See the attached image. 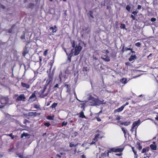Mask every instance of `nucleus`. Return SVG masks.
<instances>
[{"instance_id":"f257e3e1","label":"nucleus","mask_w":158,"mask_h":158,"mask_svg":"<svg viewBox=\"0 0 158 158\" xmlns=\"http://www.w3.org/2000/svg\"><path fill=\"white\" fill-rule=\"evenodd\" d=\"M82 47L81 46L80 43H79L78 45L76 46V47L72 49L70 52H73V54L74 56L78 55L81 51Z\"/></svg>"},{"instance_id":"f03ea898","label":"nucleus","mask_w":158,"mask_h":158,"mask_svg":"<svg viewBox=\"0 0 158 158\" xmlns=\"http://www.w3.org/2000/svg\"><path fill=\"white\" fill-rule=\"evenodd\" d=\"M90 30L89 26H85L82 29L81 34L82 36L88 37L90 34Z\"/></svg>"},{"instance_id":"7ed1b4c3","label":"nucleus","mask_w":158,"mask_h":158,"mask_svg":"<svg viewBox=\"0 0 158 158\" xmlns=\"http://www.w3.org/2000/svg\"><path fill=\"white\" fill-rule=\"evenodd\" d=\"M123 150V148H118L117 147H115L110 148L109 150H107V151L110 152H122Z\"/></svg>"},{"instance_id":"20e7f679","label":"nucleus","mask_w":158,"mask_h":158,"mask_svg":"<svg viewBox=\"0 0 158 158\" xmlns=\"http://www.w3.org/2000/svg\"><path fill=\"white\" fill-rule=\"evenodd\" d=\"M104 100L102 101L100 100L98 98H95L94 102L93 104H90V105L99 106L100 104H106V102H104Z\"/></svg>"},{"instance_id":"39448f33","label":"nucleus","mask_w":158,"mask_h":158,"mask_svg":"<svg viewBox=\"0 0 158 158\" xmlns=\"http://www.w3.org/2000/svg\"><path fill=\"white\" fill-rule=\"evenodd\" d=\"M46 88L47 86L45 85L44 87L41 90H40L39 93V94L40 95V96L42 98H44L47 96L48 94V93L45 94H43V93L45 91Z\"/></svg>"},{"instance_id":"423d86ee","label":"nucleus","mask_w":158,"mask_h":158,"mask_svg":"<svg viewBox=\"0 0 158 158\" xmlns=\"http://www.w3.org/2000/svg\"><path fill=\"white\" fill-rule=\"evenodd\" d=\"M9 101L7 97H1L0 98V102L2 104L4 105L7 103Z\"/></svg>"},{"instance_id":"0eeeda50","label":"nucleus","mask_w":158,"mask_h":158,"mask_svg":"<svg viewBox=\"0 0 158 158\" xmlns=\"http://www.w3.org/2000/svg\"><path fill=\"white\" fill-rule=\"evenodd\" d=\"M36 91H35L32 93L30 97L29 101L31 102H33L36 100V97L35 95Z\"/></svg>"},{"instance_id":"6e6552de","label":"nucleus","mask_w":158,"mask_h":158,"mask_svg":"<svg viewBox=\"0 0 158 158\" xmlns=\"http://www.w3.org/2000/svg\"><path fill=\"white\" fill-rule=\"evenodd\" d=\"M25 97L24 94H22L20 95L17 98L16 101L19 102L21 101H25Z\"/></svg>"},{"instance_id":"1a4fd4ad","label":"nucleus","mask_w":158,"mask_h":158,"mask_svg":"<svg viewBox=\"0 0 158 158\" xmlns=\"http://www.w3.org/2000/svg\"><path fill=\"white\" fill-rule=\"evenodd\" d=\"M102 58L106 61L109 62L110 60V57L106 54L102 57Z\"/></svg>"},{"instance_id":"9d476101","label":"nucleus","mask_w":158,"mask_h":158,"mask_svg":"<svg viewBox=\"0 0 158 158\" xmlns=\"http://www.w3.org/2000/svg\"><path fill=\"white\" fill-rule=\"evenodd\" d=\"M21 85L24 88L28 89H29L30 87V85L27 83H24L23 82L21 83Z\"/></svg>"},{"instance_id":"9b49d317","label":"nucleus","mask_w":158,"mask_h":158,"mask_svg":"<svg viewBox=\"0 0 158 158\" xmlns=\"http://www.w3.org/2000/svg\"><path fill=\"white\" fill-rule=\"evenodd\" d=\"M140 124V121L139 119L137 121L134 122L132 124L133 127H135L136 126H138Z\"/></svg>"},{"instance_id":"f8f14e48","label":"nucleus","mask_w":158,"mask_h":158,"mask_svg":"<svg viewBox=\"0 0 158 158\" xmlns=\"http://www.w3.org/2000/svg\"><path fill=\"white\" fill-rule=\"evenodd\" d=\"M65 75L63 74L62 72V71H60V73L59 75V77L60 79V82H61L62 78L63 77L65 78Z\"/></svg>"},{"instance_id":"ddd939ff","label":"nucleus","mask_w":158,"mask_h":158,"mask_svg":"<svg viewBox=\"0 0 158 158\" xmlns=\"http://www.w3.org/2000/svg\"><path fill=\"white\" fill-rule=\"evenodd\" d=\"M50 30H52V32L53 33H55L56 32L57 29V27L56 25L54 26L53 27H51L50 28Z\"/></svg>"},{"instance_id":"4468645a","label":"nucleus","mask_w":158,"mask_h":158,"mask_svg":"<svg viewBox=\"0 0 158 158\" xmlns=\"http://www.w3.org/2000/svg\"><path fill=\"white\" fill-rule=\"evenodd\" d=\"M68 56V60L69 61V62H71V57L72 56H73L74 55L73 54V52H69V54Z\"/></svg>"},{"instance_id":"2eb2a0df","label":"nucleus","mask_w":158,"mask_h":158,"mask_svg":"<svg viewBox=\"0 0 158 158\" xmlns=\"http://www.w3.org/2000/svg\"><path fill=\"white\" fill-rule=\"evenodd\" d=\"M27 48L25 47V48L23 49V56H25L26 54L28 53Z\"/></svg>"},{"instance_id":"dca6fc26","label":"nucleus","mask_w":158,"mask_h":158,"mask_svg":"<svg viewBox=\"0 0 158 158\" xmlns=\"http://www.w3.org/2000/svg\"><path fill=\"white\" fill-rule=\"evenodd\" d=\"M95 99V98H94L93 97L91 96H89L88 99V101L89 102H91L90 101H92L93 102L92 104H93L94 102Z\"/></svg>"},{"instance_id":"f3484780","label":"nucleus","mask_w":158,"mask_h":158,"mask_svg":"<svg viewBox=\"0 0 158 158\" xmlns=\"http://www.w3.org/2000/svg\"><path fill=\"white\" fill-rule=\"evenodd\" d=\"M136 58L135 55L131 56V57L129 58L128 60L130 61H131Z\"/></svg>"},{"instance_id":"a211bd4d","label":"nucleus","mask_w":158,"mask_h":158,"mask_svg":"<svg viewBox=\"0 0 158 158\" xmlns=\"http://www.w3.org/2000/svg\"><path fill=\"white\" fill-rule=\"evenodd\" d=\"M120 82L122 84H126L127 82V79L125 78H123L120 80Z\"/></svg>"},{"instance_id":"6ab92c4d","label":"nucleus","mask_w":158,"mask_h":158,"mask_svg":"<svg viewBox=\"0 0 158 158\" xmlns=\"http://www.w3.org/2000/svg\"><path fill=\"white\" fill-rule=\"evenodd\" d=\"M150 148L153 150H156V146L152 144L150 146Z\"/></svg>"},{"instance_id":"aec40b11","label":"nucleus","mask_w":158,"mask_h":158,"mask_svg":"<svg viewBox=\"0 0 158 158\" xmlns=\"http://www.w3.org/2000/svg\"><path fill=\"white\" fill-rule=\"evenodd\" d=\"M123 106H121L120 107L118 108L116 110V111L117 112H119L122 111L124 109Z\"/></svg>"},{"instance_id":"412c9836","label":"nucleus","mask_w":158,"mask_h":158,"mask_svg":"<svg viewBox=\"0 0 158 158\" xmlns=\"http://www.w3.org/2000/svg\"><path fill=\"white\" fill-rule=\"evenodd\" d=\"M36 112H30L28 113V115L30 116H36Z\"/></svg>"},{"instance_id":"4be33fe9","label":"nucleus","mask_w":158,"mask_h":158,"mask_svg":"<svg viewBox=\"0 0 158 158\" xmlns=\"http://www.w3.org/2000/svg\"><path fill=\"white\" fill-rule=\"evenodd\" d=\"M120 124L121 125H124L125 126H127L130 124V123L129 122H124L121 123Z\"/></svg>"},{"instance_id":"5701e85b","label":"nucleus","mask_w":158,"mask_h":158,"mask_svg":"<svg viewBox=\"0 0 158 158\" xmlns=\"http://www.w3.org/2000/svg\"><path fill=\"white\" fill-rule=\"evenodd\" d=\"M80 117L81 118H85V117L83 112L81 111L80 113Z\"/></svg>"},{"instance_id":"b1692460","label":"nucleus","mask_w":158,"mask_h":158,"mask_svg":"<svg viewBox=\"0 0 158 158\" xmlns=\"http://www.w3.org/2000/svg\"><path fill=\"white\" fill-rule=\"evenodd\" d=\"M99 134H97L95 135V138L93 139L94 141H97L98 140V138L99 137Z\"/></svg>"},{"instance_id":"393cba45","label":"nucleus","mask_w":158,"mask_h":158,"mask_svg":"<svg viewBox=\"0 0 158 158\" xmlns=\"http://www.w3.org/2000/svg\"><path fill=\"white\" fill-rule=\"evenodd\" d=\"M71 43L72 45V47L74 48L76 47L75 44L74 40H71Z\"/></svg>"},{"instance_id":"a878e982","label":"nucleus","mask_w":158,"mask_h":158,"mask_svg":"<svg viewBox=\"0 0 158 158\" xmlns=\"http://www.w3.org/2000/svg\"><path fill=\"white\" fill-rule=\"evenodd\" d=\"M15 24H14L12 26L11 28L8 31V33H10L12 32V29L15 26Z\"/></svg>"},{"instance_id":"bb28decb","label":"nucleus","mask_w":158,"mask_h":158,"mask_svg":"<svg viewBox=\"0 0 158 158\" xmlns=\"http://www.w3.org/2000/svg\"><path fill=\"white\" fill-rule=\"evenodd\" d=\"M54 117V115L48 116L47 117V118L49 120H53V119Z\"/></svg>"},{"instance_id":"cd10ccee","label":"nucleus","mask_w":158,"mask_h":158,"mask_svg":"<svg viewBox=\"0 0 158 158\" xmlns=\"http://www.w3.org/2000/svg\"><path fill=\"white\" fill-rule=\"evenodd\" d=\"M57 105V103H54L51 106V107L52 108H55Z\"/></svg>"},{"instance_id":"c85d7f7f","label":"nucleus","mask_w":158,"mask_h":158,"mask_svg":"<svg viewBox=\"0 0 158 158\" xmlns=\"http://www.w3.org/2000/svg\"><path fill=\"white\" fill-rule=\"evenodd\" d=\"M89 70V69H88V68L87 67H84L83 68V70L84 71H88Z\"/></svg>"},{"instance_id":"c756f323","label":"nucleus","mask_w":158,"mask_h":158,"mask_svg":"<svg viewBox=\"0 0 158 158\" xmlns=\"http://www.w3.org/2000/svg\"><path fill=\"white\" fill-rule=\"evenodd\" d=\"M28 134L27 133H23L21 135V138H23V137L24 136H25V137L27 136H28Z\"/></svg>"},{"instance_id":"7c9ffc66","label":"nucleus","mask_w":158,"mask_h":158,"mask_svg":"<svg viewBox=\"0 0 158 158\" xmlns=\"http://www.w3.org/2000/svg\"><path fill=\"white\" fill-rule=\"evenodd\" d=\"M74 94L75 97L77 99V100H78L80 102H82V101H81L80 100L78 99V98H77V94H76V92H75V91H74Z\"/></svg>"},{"instance_id":"2f4dec72","label":"nucleus","mask_w":158,"mask_h":158,"mask_svg":"<svg viewBox=\"0 0 158 158\" xmlns=\"http://www.w3.org/2000/svg\"><path fill=\"white\" fill-rule=\"evenodd\" d=\"M126 26L124 24H121L120 27L121 28L124 29L125 28Z\"/></svg>"},{"instance_id":"473e14b6","label":"nucleus","mask_w":158,"mask_h":158,"mask_svg":"<svg viewBox=\"0 0 158 158\" xmlns=\"http://www.w3.org/2000/svg\"><path fill=\"white\" fill-rule=\"evenodd\" d=\"M148 150L147 149L143 148L142 150V153H145L147 151L148 152Z\"/></svg>"},{"instance_id":"72a5a7b5","label":"nucleus","mask_w":158,"mask_h":158,"mask_svg":"<svg viewBox=\"0 0 158 158\" xmlns=\"http://www.w3.org/2000/svg\"><path fill=\"white\" fill-rule=\"evenodd\" d=\"M126 9L128 11H129L131 9V7L127 5L126 6Z\"/></svg>"},{"instance_id":"f704fd0d","label":"nucleus","mask_w":158,"mask_h":158,"mask_svg":"<svg viewBox=\"0 0 158 158\" xmlns=\"http://www.w3.org/2000/svg\"><path fill=\"white\" fill-rule=\"evenodd\" d=\"M138 13V11L137 10H136L135 11H134L133 12H132V14L134 15H136Z\"/></svg>"},{"instance_id":"c9c22d12","label":"nucleus","mask_w":158,"mask_h":158,"mask_svg":"<svg viewBox=\"0 0 158 158\" xmlns=\"http://www.w3.org/2000/svg\"><path fill=\"white\" fill-rule=\"evenodd\" d=\"M25 34H23V35H22L21 36V38L22 40H24L25 39Z\"/></svg>"},{"instance_id":"e433bc0d","label":"nucleus","mask_w":158,"mask_h":158,"mask_svg":"<svg viewBox=\"0 0 158 158\" xmlns=\"http://www.w3.org/2000/svg\"><path fill=\"white\" fill-rule=\"evenodd\" d=\"M34 6V5L32 3H30L29 5V7L30 8H32Z\"/></svg>"},{"instance_id":"4c0bfd02","label":"nucleus","mask_w":158,"mask_h":158,"mask_svg":"<svg viewBox=\"0 0 158 158\" xmlns=\"http://www.w3.org/2000/svg\"><path fill=\"white\" fill-rule=\"evenodd\" d=\"M44 125L45 126L48 127L51 125V124L49 123H44Z\"/></svg>"},{"instance_id":"58836bf2","label":"nucleus","mask_w":158,"mask_h":158,"mask_svg":"<svg viewBox=\"0 0 158 158\" xmlns=\"http://www.w3.org/2000/svg\"><path fill=\"white\" fill-rule=\"evenodd\" d=\"M67 124V122H63L62 123V126H66Z\"/></svg>"},{"instance_id":"ea45409f","label":"nucleus","mask_w":158,"mask_h":158,"mask_svg":"<svg viewBox=\"0 0 158 158\" xmlns=\"http://www.w3.org/2000/svg\"><path fill=\"white\" fill-rule=\"evenodd\" d=\"M48 50H46L44 52V56H47V53H48Z\"/></svg>"},{"instance_id":"a19ab883","label":"nucleus","mask_w":158,"mask_h":158,"mask_svg":"<svg viewBox=\"0 0 158 158\" xmlns=\"http://www.w3.org/2000/svg\"><path fill=\"white\" fill-rule=\"evenodd\" d=\"M110 153V152H109L107 151V152H105L104 153L105 156H108L109 155V153Z\"/></svg>"},{"instance_id":"79ce46f5","label":"nucleus","mask_w":158,"mask_h":158,"mask_svg":"<svg viewBox=\"0 0 158 158\" xmlns=\"http://www.w3.org/2000/svg\"><path fill=\"white\" fill-rule=\"evenodd\" d=\"M135 45L137 47H139L141 45V44L139 42L136 43Z\"/></svg>"},{"instance_id":"37998d69","label":"nucleus","mask_w":158,"mask_h":158,"mask_svg":"<svg viewBox=\"0 0 158 158\" xmlns=\"http://www.w3.org/2000/svg\"><path fill=\"white\" fill-rule=\"evenodd\" d=\"M122 131H123V133L124 134V136L125 137V134L126 133V132L125 130L124 129V128H121Z\"/></svg>"},{"instance_id":"c03bdc74","label":"nucleus","mask_w":158,"mask_h":158,"mask_svg":"<svg viewBox=\"0 0 158 158\" xmlns=\"http://www.w3.org/2000/svg\"><path fill=\"white\" fill-rule=\"evenodd\" d=\"M74 144L72 142H71L69 144V147L71 148L73 147V146H74Z\"/></svg>"},{"instance_id":"a18cd8bd","label":"nucleus","mask_w":158,"mask_h":158,"mask_svg":"<svg viewBox=\"0 0 158 158\" xmlns=\"http://www.w3.org/2000/svg\"><path fill=\"white\" fill-rule=\"evenodd\" d=\"M132 150L133 152L134 153L135 155V156H136V152L135 151V150H134V148L133 147H132Z\"/></svg>"},{"instance_id":"49530a36","label":"nucleus","mask_w":158,"mask_h":158,"mask_svg":"<svg viewBox=\"0 0 158 158\" xmlns=\"http://www.w3.org/2000/svg\"><path fill=\"white\" fill-rule=\"evenodd\" d=\"M156 19L155 18H152L151 19V21L152 22H155L156 21Z\"/></svg>"},{"instance_id":"de8ad7c7","label":"nucleus","mask_w":158,"mask_h":158,"mask_svg":"<svg viewBox=\"0 0 158 158\" xmlns=\"http://www.w3.org/2000/svg\"><path fill=\"white\" fill-rule=\"evenodd\" d=\"M12 135V134L11 133V134H9V135L11 137L12 139H13L14 138V136Z\"/></svg>"},{"instance_id":"09e8293b","label":"nucleus","mask_w":158,"mask_h":158,"mask_svg":"<svg viewBox=\"0 0 158 158\" xmlns=\"http://www.w3.org/2000/svg\"><path fill=\"white\" fill-rule=\"evenodd\" d=\"M17 155L20 158H23V156L19 154H17Z\"/></svg>"},{"instance_id":"8fccbe9b","label":"nucleus","mask_w":158,"mask_h":158,"mask_svg":"<svg viewBox=\"0 0 158 158\" xmlns=\"http://www.w3.org/2000/svg\"><path fill=\"white\" fill-rule=\"evenodd\" d=\"M69 70L68 69V68H67L66 69V70L65 71V73L66 74H67L69 73Z\"/></svg>"},{"instance_id":"3c124183","label":"nucleus","mask_w":158,"mask_h":158,"mask_svg":"<svg viewBox=\"0 0 158 158\" xmlns=\"http://www.w3.org/2000/svg\"><path fill=\"white\" fill-rule=\"evenodd\" d=\"M90 16L92 18H94V16L92 15L93 12L92 11H90Z\"/></svg>"},{"instance_id":"603ef678","label":"nucleus","mask_w":158,"mask_h":158,"mask_svg":"<svg viewBox=\"0 0 158 158\" xmlns=\"http://www.w3.org/2000/svg\"><path fill=\"white\" fill-rule=\"evenodd\" d=\"M142 148V147L141 145H140V144H139L138 145V149L139 150L141 149Z\"/></svg>"},{"instance_id":"864d4df0","label":"nucleus","mask_w":158,"mask_h":158,"mask_svg":"<svg viewBox=\"0 0 158 158\" xmlns=\"http://www.w3.org/2000/svg\"><path fill=\"white\" fill-rule=\"evenodd\" d=\"M131 18L133 20H135V16H134L133 15H131Z\"/></svg>"},{"instance_id":"5fc2aeb1","label":"nucleus","mask_w":158,"mask_h":158,"mask_svg":"<svg viewBox=\"0 0 158 158\" xmlns=\"http://www.w3.org/2000/svg\"><path fill=\"white\" fill-rule=\"evenodd\" d=\"M0 7L2 8L3 9L5 8V7L3 5L1 4L0 5Z\"/></svg>"},{"instance_id":"6e6d98bb","label":"nucleus","mask_w":158,"mask_h":158,"mask_svg":"<svg viewBox=\"0 0 158 158\" xmlns=\"http://www.w3.org/2000/svg\"><path fill=\"white\" fill-rule=\"evenodd\" d=\"M129 103L128 102H126L125 104L123 105L122 106H123V107L124 108L125 106L126 105H127Z\"/></svg>"},{"instance_id":"4d7b16f0","label":"nucleus","mask_w":158,"mask_h":158,"mask_svg":"<svg viewBox=\"0 0 158 158\" xmlns=\"http://www.w3.org/2000/svg\"><path fill=\"white\" fill-rule=\"evenodd\" d=\"M125 50L126 51H127L128 50H131V49L130 48H125Z\"/></svg>"},{"instance_id":"13d9d810","label":"nucleus","mask_w":158,"mask_h":158,"mask_svg":"<svg viewBox=\"0 0 158 158\" xmlns=\"http://www.w3.org/2000/svg\"><path fill=\"white\" fill-rule=\"evenodd\" d=\"M141 6L140 5H138L137 6V9L138 10H140L141 9Z\"/></svg>"},{"instance_id":"bf43d9fd","label":"nucleus","mask_w":158,"mask_h":158,"mask_svg":"<svg viewBox=\"0 0 158 158\" xmlns=\"http://www.w3.org/2000/svg\"><path fill=\"white\" fill-rule=\"evenodd\" d=\"M96 141H94V140L92 141V142L90 143V145H92L93 144H95V142Z\"/></svg>"},{"instance_id":"052dcab7","label":"nucleus","mask_w":158,"mask_h":158,"mask_svg":"<svg viewBox=\"0 0 158 158\" xmlns=\"http://www.w3.org/2000/svg\"><path fill=\"white\" fill-rule=\"evenodd\" d=\"M56 156H57L58 157L60 158L61 157V155L60 154H56Z\"/></svg>"},{"instance_id":"680f3d73","label":"nucleus","mask_w":158,"mask_h":158,"mask_svg":"<svg viewBox=\"0 0 158 158\" xmlns=\"http://www.w3.org/2000/svg\"><path fill=\"white\" fill-rule=\"evenodd\" d=\"M93 59L94 60H97V59L95 56H93Z\"/></svg>"},{"instance_id":"e2e57ef3","label":"nucleus","mask_w":158,"mask_h":158,"mask_svg":"<svg viewBox=\"0 0 158 158\" xmlns=\"http://www.w3.org/2000/svg\"><path fill=\"white\" fill-rule=\"evenodd\" d=\"M120 119V118L119 116H118V117L116 118V119L117 120H119Z\"/></svg>"},{"instance_id":"0e129e2a","label":"nucleus","mask_w":158,"mask_h":158,"mask_svg":"<svg viewBox=\"0 0 158 158\" xmlns=\"http://www.w3.org/2000/svg\"><path fill=\"white\" fill-rule=\"evenodd\" d=\"M77 152V148H76L74 150V154H75Z\"/></svg>"},{"instance_id":"69168bd1","label":"nucleus","mask_w":158,"mask_h":158,"mask_svg":"<svg viewBox=\"0 0 158 158\" xmlns=\"http://www.w3.org/2000/svg\"><path fill=\"white\" fill-rule=\"evenodd\" d=\"M74 135L75 136H76L77 135L78 133L77 132H75L74 133Z\"/></svg>"},{"instance_id":"338daca9","label":"nucleus","mask_w":158,"mask_h":158,"mask_svg":"<svg viewBox=\"0 0 158 158\" xmlns=\"http://www.w3.org/2000/svg\"><path fill=\"white\" fill-rule=\"evenodd\" d=\"M97 121H98L99 122V121H101V119L100 118H97Z\"/></svg>"},{"instance_id":"774afa93","label":"nucleus","mask_w":158,"mask_h":158,"mask_svg":"<svg viewBox=\"0 0 158 158\" xmlns=\"http://www.w3.org/2000/svg\"><path fill=\"white\" fill-rule=\"evenodd\" d=\"M115 155L117 156H120L122 154L121 153H117V154H116Z\"/></svg>"}]
</instances>
